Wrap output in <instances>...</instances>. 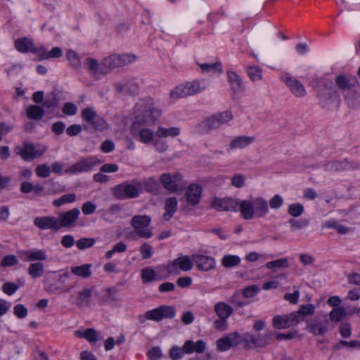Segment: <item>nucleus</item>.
<instances>
[{
	"mask_svg": "<svg viewBox=\"0 0 360 360\" xmlns=\"http://www.w3.org/2000/svg\"><path fill=\"white\" fill-rule=\"evenodd\" d=\"M334 82L348 107L354 108L360 105V84L355 77L338 74L335 76Z\"/></svg>",
	"mask_w": 360,
	"mask_h": 360,
	"instance_id": "nucleus-1",
	"label": "nucleus"
},
{
	"mask_svg": "<svg viewBox=\"0 0 360 360\" xmlns=\"http://www.w3.org/2000/svg\"><path fill=\"white\" fill-rule=\"evenodd\" d=\"M131 116L134 120L133 125L135 127L137 124L154 123L157 117L159 116V112L155 108L153 100L150 98H147L140 99L135 104Z\"/></svg>",
	"mask_w": 360,
	"mask_h": 360,
	"instance_id": "nucleus-2",
	"label": "nucleus"
},
{
	"mask_svg": "<svg viewBox=\"0 0 360 360\" xmlns=\"http://www.w3.org/2000/svg\"><path fill=\"white\" fill-rule=\"evenodd\" d=\"M269 212L268 201L263 197L240 201V213L245 220L263 218Z\"/></svg>",
	"mask_w": 360,
	"mask_h": 360,
	"instance_id": "nucleus-3",
	"label": "nucleus"
},
{
	"mask_svg": "<svg viewBox=\"0 0 360 360\" xmlns=\"http://www.w3.org/2000/svg\"><path fill=\"white\" fill-rule=\"evenodd\" d=\"M142 184L134 179L131 182L125 181L112 188V194L117 199L135 198L139 195Z\"/></svg>",
	"mask_w": 360,
	"mask_h": 360,
	"instance_id": "nucleus-4",
	"label": "nucleus"
},
{
	"mask_svg": "<svg viewBox=\"0 0 360 360\" xmlns=\"http://www.w3.org/2000/svg\"><path fill=\"white\" fill-rule=\"evenodd\" d=\"M176 315V309L172 306L161 305L158 308L147 311L144 314L138 316L141 324L145 323L147 320L161 321L164 319H173Z\"/></svg>",
	"mask_w": 360,
	"mask_h": 360,
	"instance_id": "nucleus-5",
	"label": "nucleus"
},
{
	"mask_svg": "<svg viewBox=\"0 0 360 360\" xmlns=\"http://www.w3.org/2000/svg\"><path fill=\"white\" fill-rule=\"evenodd\" d=\"M150 222L151 218L148 215H135L131 219L130 225L140 238L148 239L153 236L149 228Z\"/></svg>",
	"mask_w": 360,
	"mask_h": 360,
	"instance_id": "nucleus-6",
	"label": "nucleus"
},
{
	"mask_svg": "<svg viewBox=\"0 0 360 360\" xmlns=\"http://www.w3.org/2000/svg\"><path fill=\"white\" fill-rule=\"evenodd\" d=\"M101 162L96 157L82 158L78 162L65 169L67 174H75L81 172H86L91 170L94 166Z\"/></svg>",
	"mask_w": 360,
	"mask_h": 360,
	"instance_id": "nucleus-7",
	"label": "nucleus"
},
{
	"mask_svg": "<svg viewBox=\"0 0 360 360\" xmlns=\"http://www.w3.org/2000/svg\"><path fill=\"white\" fill-rule=\"evenodd\" d=\"M46 150L45 146L37 149L33 144L27 143H24L22 148L16 147L15 149V153L25 161H30L35 158L40 157L45 153Z\"/></svg>",
	"mask_w": 360,
	"mask_h": 360,
	"instance_id": "nucleus-8",
	"label": "nucleus"
},
{
	"mask_svg": "<svg viewBox=\"0 0 360 360\" xmlns=\"http://www.w3.org/2000/svg\"><path fill=\"white\" fill-rule=\"evenodd\" d=\"M212 207L217 211H236L239 207L240 210V201L230 198H214L211 203Z\"/></svg>",
	"mask_w": 360,
	"mask_h": 360,
	"instance_id": "nucleus-9",
	"label": "nucleus"
},
{
	"mask_svg": "<svg viewBox=\"0 0 360 360\" xmlns=\"http://www.w3.org/2000/svg\"><path fill=\"white\" fill-rule=\"evenodd\" d=\"M308 330L314 335H323L329 330V320L326 315L316 318L307 323Z\"/></svg>",
	"mask_w": 360,
	"mask_h": 360,
	"instance_id": "nucleus-10",
	"label": "nucleus"
},
{
	"mask_svg": "<svg viewBox=\"0 0 360 360\" xmlns=\"http://www.w3.org/2000/svg\"><path fill=\"white\" fill-rule=\"evenodd\" d=\"M181 174L176 172L173 174L165 173L160 176V182L163 187L170 192H176L179 188V183L181 181Z\"/></svg>",
	"mask_w": 360,
	"mask_h": 360,
	"instance_id": "nucleus-11",
	"label": "nucleus"
},
{
	"mask_svg": "<svg viewBox=\"0 0 360 360\" xmlns=\"http://www.w3.org/2000/svg\"><path fill=\"white\" fill-rule=\"evenodd\" d=\"M80 214V211L77 208H74L58 214V222L60 229L66 227L71 228L75 225L77 220Z\"/></svg>",
	"mask_w": 360,
	"mask_h": 360,
	"instance_id": "nucleus-12",
	"label": "nucleus"
},
{
	"mask_svg": "<svg viewBox=\"0 0 360 360\" xmlns=\"http://www.w3.org/2000/svg\"><path fill=\"white\" fill-rule=\"evenodd\" d=\"M193 262L188 256H181L174 259L169 265V271L171 274H177L178 269L188 271L193 268Z\"/></svg>",
	"mask_w": 360,
	"mask_h": 360,
	"instance_id": "nucleus-13",
	"label": "nucleus"
},
{
	"mask_svg": "<svg viewBox=\"0 0 360 360\" xmlns=\"http://www.w3.org/2000/svg\"><path fill=\"white\" fill-rule=\"evenodd\" d=\"M240 343V335L237 333H231L217 341V347L221 352L227 351L231 347H236Z\"/></svg>",
	"mask_w": 360,
	"mask_h": 360,
	"instance_id": "nucleus-14",
	"label": "nucleus"
},
{
	"mask_svg": "<svg viewBox=\"0 0 360 360\" xmlns=\"http://www.w3.org/2000/svg\"><path fill=\"white\" fill-rule=\"evenodd\" d=\"M117 91L134 95L139 91V84L132 79H124L115 83Z\"/></svg>",
	"mask_w": 360,
	"mask_h": 360,
	"instance_id": "nucleus-15",
	"label": "nucleus"
},
{
	"mask_svg": "<svg viewBox=\"0 0 360 360\" xmlns=\"http://www.w3.org/2000/svg\"><path fill=\"white\" fill-rule=\"evenodd\" d=\"M271 337V333H265L257 336L250 333H245L243 340L248 344H251L255 347H264L269 344Z\"/></svg>",
	"mask_w": 360,
	"mask_h": 360,
	"instance_id": "nucleus-16",
	"label": "nucleus"
},
{
	"mask_svg": "<svg viewBox=\"0 0 360 360\" xmlns=\"http://www.w3.org/2000/svg\"><path fill=\"white\" fill-rule=\"evenodd\" d=\"M283 81L295 96L302 98L306 95L305 87L297 79L292 77H285L283 78Z\"/></svg>",
	"mask_w": 360,
	"mask_h": 360,
	"instance_id": "nucleus-17",
	"label": "nucleus"
},
{
	"mask_svg": "<svg viewBox=\"0 0 360 360\" xmlns=\"http://www.w3.org/2000/svg\"><path fill=\"white\" fill-rule=\"evenodd\" d=\"M272 324L276 329L288 328L297 325L292 312L288 314L274 316L272 319Z\"/></svg>",
	"mask_w": 360,
	"mask_h": 360,
	"instance_id": "nucleus-18",
	"label": "nucleus"
},
{
	"mask_svg": "<svg viewBox=\"0 0 360 360\" xmlns=\"http://www.w3.org/2000/svg\"><path fill=\"white\" fill-rule=\"evenodd\" d=\"M34 224L41 229H60L58 219L53 217H37L34 220Z\"/></svg>",
	"mask_w": 360,
	"mask_h": 360,
	"instance_id": "nucleus-19",
	"label": "nucleus"
},
{
	"mask_svg": "<svg viewBox=\"0 0 360 360\" xmlns=\"http://www.w3.org/2000/svg\"><path fill=\"white\" fill-rule=\"evenodd\" d=\"M255 140L252 136H235L230 141L229 150H241L251 145Z\"/></svg>",
	"mask_w": 360,
	"mask_h": 360,
	"instance_id": "nucleus-20",
	"label": "nucleus"
},
{
	"mask_svg": "<svg viewBox=\"0 0 360 360\" xmlns=\"http://www.w3.org/2000/svg\"><path fill=\"white\" fill-rule=\"evenodd\" d=\"M193 260L195 263L198 269L202 271H210L215 266L214 259L209 256L195 255L193 256Z\"/></svg>",
	"mask_w": 360,
	"mask_h": 360,
	"instance_id": "nucleus-21",
	"label": "nucleus"
},
{
	"mask_svg": "<svg viewBox=\"0 0 360 360\" xmlns=\"http://www.w3.org/2000/svg\"><path fill=\"white\" fill-rule=\"evenodd\" d=\"M188 97L196 95L204 91L207 89L204 80H192L184 83Z\"/></svg>",
	"mask_w": 360,
	"mask_h": 360,
	"instance_id": "nucleus-22",
	"label": "nucleus"
},
{
	"mask_svg": "<svg viewBox=\"0 0 360 360\" xmlns=\"http://www.w3.org/2000/svg\"><path fill=\"white\" fill-rule=\"evenodd\" d=\"M315 313V307L311 304L300 305L299 309L292 312L297 324L303 321L307 316H312Z\"/></svg>",
	"mask_w": 360,
	"mask_h": 360,
	"instance_id": "nucleus-23",
	"label": "nucleus"
},
{
	"mask_svg": "<svg viewBox=\"0 0 360 360\" xmlns=\"http://www.w3.org/2000/svg\"><path fill=\"white\" fill-rule=\"evenodd\" d=\"M214 311L218 318L228 319L233 313V308L225 302H218L214 305Z\"/></svg>",
	"mask_w": 360,
	"mask_h": 360,
	"instance_id": "nucleus-24",
	"label": "nucleus"
},
{
	"mask_svg": "<svg viewBox=\"0 0 360 360\" xmlns=\"http://www.w3.org/2000/svg\"><path fill=\"white\" fill-rule=\"evenodd\" d=\"M206 349V343L202 340H198L194 342L192 340H186L183 345V351L186 354H191L194 352L197 353H202Z\"/></svg>",
	"mask_w": 360,
	"mask_h": 360,
	"instance_id": "nucleus-25",
	"label": "nucleus"
},
{
	"mask_svg": "<svg viewBox=\"0 0 360 360\" xmlns=\"http://www.w3.org/2000/svg\"><path fill=\"white\" fill-rule=\"evenodd\" d=\"M202 188L198 184H191L186 191V199L189 204L195 205L200 202Z\"/></svg>",
	"mask_w": 360,
	"mask_h": 360,
	"instance_id": "nucleus-26",
	"label": "nucleus"
},
{
	"mask_svg": "<svg viewBox=\"0 0 360 360\" xmlns=\"http://www.w3.org/2000/svg\"><path fill=\"white\" fill-rule=\"evenodd\" d=\"M226 74L232 91L234 93L243 91L245 87L243 80L239 75L232 70H228Z\"/></svg>",
	"mask_w": 360,
	"mask_h": 360,
	"instance_id": "nucleus-27",
	"label": "nucleus"
},
{
	"mask_svg": "<svg viewBox=\"0 0 360 360\" xmlns=\"http://www.w3.org/2000/svg\"><path fill=\"white\" fill-rule=\"evenodd\" d=\"M154 131L148 128L143 127L134 131V136L141 143L148 145L153 142L155 137Z\"/></svg>",
	"mask_w": 360,
	"mask_h": 360,
	"instance_id": "nucleus-28",
	"label": "nucleus"
},
{
	"mask_svg": "<svg viewBox=\"0 0 360 360\" xmlns=\"http://www.w3.org/2000/svg\"><path fill=\"white\" fill-rule=\"evenodd\" d=\"M15 49L22 53L28 51L36 53L39 50L34 46L33 41L27 38L19 39L15 42Z\"/></svg>",
	"mask_w": 360,
	"mask_h": 360,
	"instance_id": "nucleus-29",
	"label": "nucleus"
},
{
	"mask_svg": "<svg viewBox=\"0 0 360 360\" xmlns=\"http://www.w3.org/2000/svg\"><path fill=\"white\" fill-rule=\"evenodd\" d=\"M177 205L178 201L176 198L171 197L166 199L165 205V213L163 214V219L165 221L170 220L173 217L177 210Z\"/></svg>",
	"mask_w": 360,
	"mask_h": 360,
	"instance_id": "nucleus-30",
	"label": "nucleus"
},
{
	"mask_svg": "<svg viewBox=\"0 0 360 360\" xmlns=\"http://www.w3.org/2000/svg\"><path fill=\"white\" fill-rule=\"evenodd\" d=\"M340 97L339 92L335 87L325 88L319 93V99L324 102L328 103L333 100L338 99Z\"/></svg>",
	"mask_w": 360,
	"mask_h": 360,
	"instance_id": "nucleus-31",
	"label": "nucleus"
},
{
	"mask_svg": "<svg viewBox=\"0 0 360 360\" xmlns=\"http://www.w3.org/2000/svg\"><path fill=\"white\" fill-rule=\"evenodd\" d=\"M181 133V129L177 127H172L169 128H165L163 127H158L155 131V135L160 138H175L178 136Z\"/></svg>",
	"mask_w": 360,
	"mask_h": 360,
	"instance_id": "nucleus-32",
	"label": "nucleus"
},
{
	"mask_svg": "<svg viewBox=\"0 0 360 360\" xmlns=\"http://www.w3.org/2000/svg\"><path fill=\"white\" fill-rule=\"evenodd\" d=\"M198 127L206 131L216 129L219 128L221 126L219 125V122L217 120L215 115H212L205 120H203L200 123H199Z\"/></svg>",
	"mask_w": 360,
	"mask_h": 360,
	"instance_id": "nucleus-33",
	"label": "nucleus"
},
{
	"mask_svg": "<svg viewBox=\"0 0 360 360\" xmlns=\"http://www.w3.org/2000/svg\"><path fill=\"white\" fill-rule=\"evenodd\" d=\"M91 264H86L79 266L71 267L70 271L72 274L82 277L83 278H87L91 275Z\"/></svg>",
	"mask_w": 360,
	"mask_h": 360,
	"instance_id": "nucleus-34",
	"label": "nucleus"
},
{
	"mask_svg": "<svg viewBox=\"0 0 360 360\" xmlns=\"http://www.w3.org/2000/svg\"><path fill=\"white\" fill-rule=\"evenodd\" d=\"M266 267L269 269H273L276 271L278 269H288L290 263L287 258H281L266 263Z\"/></svg>",
	"mask_w": 360,
	"mask_h": 360,
	"instance_id": "nucleus-35",
	"label": "nucleus"
},
{
	"mask_svg": "<svg viewBox=\"0 0 360 360\" xmlns=\"http://www.w3.org/2000/svg\"><path fill=\"white\" fill-rule=\"evenodd\" d=\"M92 296V290L89 288H85L78 293L77 299V304L79 307L89 306L90 299Z\"/></svg>",
	"mask_w": 360,
	"mask_h": 360,
	"instance_id": "nucleus-36",
	"label": "nucleus"
},
{
	"mask_svg": "<svg viewBox=\"0 0 360 360\" xmlns=\"http://www.w3.org/2000/svg\"><path fill=\"white\" fill-rule=\"evenodd\" d=\"M75 335L79 338H85L89 342H96L98 340V333L93 328H88L84 331L77 330Z\"/></svg>",
	"mask_w": 360,
	"mask_h": 360,
	"instance_id": "nucleus-37",
	"label": "nucleus"
},
{
	"mask_svg": "<svg viewBox=\"0 0 360 360\" xmlns=\"http://www.w3.org/2000/svg\"><path fill=\"white\" fill-rule=\"evenodd\" d=\"M169 96L174 101L188 97L184 83L180 84L172 89Z\"/></svg>",
	"mask_w": 360,
	"mask_h": 360,
	"instance_id": "nucleus-38",
	"label": "nucleus"
},
{
	"mask_svg": "<svg viewBox=\"0 0 360 360\" xmlns=\"http://www.w3.org/2000/svg\"><path fill=\"white\" fill-rule=\"evenodd\" d=\"M247 73L252 82L260 81L263 78L262 70L257 65L248 66Z\"/></svg>",
	"mask_w": 360,
	"mask_h": 360,
	"instance_id": "nucleus-39",
	"label": "nucleus"
},
{
	"mask_svg": "<svg viewBox=\"0 0 360 360\" xmlns=\"http://www.w3.org/2000/svg\"><path fill=\"white\" fill-rule=\"evenodd\" d=\"M240 258L237 255H225L221 259V265L226 268H232L238 266Z\"/></svg>",
	"mask_w": 360,
	"mask_h": 360,
	"instance_id": "nucleus-40",
	"label": "nucleus"
},
{
	"mask_svg": "<svg viewBox=\"0 0 360 360\" xmlns=\"http://www.w3.org/2000/svg\"><path fill=\"white\" fill-rule=\"evenodd\" d=\"M44 271V266L41 262L32 263L28 268V274L34 278L41 276Z\"/></svg>",
	"mask_w": 360,
	"mask_h": 360,
	"instance_id": "nucleus-41",
	"label": "nucleus"
},
{
	"mask_svg": "<svg viewBox=\"0 0 360 360\" xmlns=\"http://www.w3.org/2000/svg\"><path fill=\"white\" fill-rule=\"evenodd\" d=\"M44 115V110L39 105H30L27 110V115L33 120H40Z\"/></svg>",
	"mask_w": 360,
	"mask_h": 360,
	"instance_id": "nucleus-42",
	"label": "nucleus"
},
{
	"mask_svg": "<svg viewBox=\"0 0 360 360\" xmlns=\"http://www.w3.org/2000/svg\"><path fill=\"white\" fill-rule=\"evenodd\" d=\"M103 65L109 70L120 68L118 54H111L103 60Z\"/></svg>",
	"mask_w": 360,
	"mask_h": 360,
	"instance_id": "nucleus-43",
	"label": "nucleus"
},
{
	"mask_svg": "<svg viewBox=\"0 0 360 360\" xmlns=\"http://www.w3.org/2000/svg\"><path fill=\"white\" fill-rule=\"evenodd\" d=\"M89 124L95 130L100 131H105L109 127L107 121L98 115Z\"/></svg>",
	"mask_w": 360,
	"mask_h": 360,
	"instance_id": "nucleus-44",
	"label": "nucleus"
},
{
	"mask_svg": "<svg viewBox=\"0 0 360 360\" xmlns=\"http://www.w3.org/2000/svg\"><path fill=\"white\" fill-rule=\"evenodd\" d=\"M199 66L203 72H222L221 64L220 62H216L212 64L199 63Z\"/></svg>",
	"mask_w": 360,
	"mask_h": 360,
	"instance_id": "nucleus-45",
	"label": "nucleus"
},
{
	"mask_svg": "<svg viewBox=\"0 0 360 360\" xmlns=\"http://www.w3.org/2000/svg\"><path fill=\"white\" fill-rule=\"evenodd\" d=\"M345 316L346 311L342 307L334 308L329 314L330 320L334 322L341 321Z\"/></svg>",
	"mask_w": 360,
	"mask_h": 360,
	"instance_id": "nucleus-46",
	"label": "nucleus"
},
{
	"mask_svg": "<svg viewBox=\"0 0 360 360\" xmlns=\"http://www.w3.org/2000/svg\"><path fill=\"white\" fill-rule=\"evenodd\" d=\"M98 113L91 107L83 109L81 112V116L84 121L89 124L94 118H96Z\"/></svg>",
	"mask_w": 360,
	"mask_h": 360,
	"instance_id": "nucleus-47",
	"label": "nucleus"
},
{
	"mask_svg": "<svg viewBox=\"0 0 360 360\" xmlns=\"http://www.w3.org/2000/svg\"><path fill=\"white\" fill-rule=\"evenodd\" d=\"M118 58L120 67L129 65L136 60V56L131 53L118 54Z\"/></svg>",
	"mask_w": 360,
	"mask_h": 360,
	"instance_id": "nucleus-48",
	"label": "nucleus"
},
{
	"mask_svg": "<svg viewBox=\"0 0 360 360\" xmlns=\"http://www.w3.org/2000/svg\"><path fill=\"white\" fill-rule=\"evenodd\" d=\"M324 226L328 228H333L340 234H346L350 231V229L338 224L335 221H330L326 222Z\"/></svg>",
	"mask_w": 360,
	"mask_h": 360,
	"instance_id": "nucleus-49",
	"label": "nucleus"
},
{
	"mask_svg": "<svg viewBox=\"0 0 360 360\" xmlns=\"http://www.w3.org/2000/svg\"><path fill=\"white\" fill-rule=\"evenodd\" d=\"M85 65L91 75L96 76L98 74V63L96 59L91 58H87L85 60Z\"/></svg>",
	"mask_w": 360,
	"mask_h": 360,
	"instance_id": "nucleus-50",
	"label": "nucleus"
},
{
	"mask_svg": "<svg viewBox=\"0 0 360 360\" xmlns=\"http://www.w3.org/2000/svg\"><path fill=\"white\" fill-rule=\"evenodd\" d=\"M304 212V207L300 203L291 204L289 207L288 212L290 215L293 217H300Z\"/></svg>",
	"mask_w": 360,
	"mask_h": 360,
	"instance_id": "nucleus-51",
	"label": "nucleus"
},
{
	"mask_svg": "<svg viewBox=\"0 0 360 360\" xmlns=\"http://www.w3.org/2000/svg\"><path fill=\"white\" fill-rule=\"evenodd\" d=\"M95 244V240L92 238H82L77 240L76 245L78 249L84 250L92 247Z\"/></svg>",
	"mask_w": 360,
	"mask_h": 360,
	"instance_id": "nucleus-52",
	"label": "nucleus"
},
{
	"mask_svg": "<svg viewBox=\"0 0 360 360\" xmlns=\"http://www.w3.org/2000/svg\"><path fill=\"white\" fill-rule=\"evenodd\" d=\"M66 56L70 65L73 68H78L80 66V59L76 52L72 50H68L67 51Z\"/></svg>",
	"mask_w": 360,
	"mask_h": 360,
	"instance_id": "nucleus-53",
	"label": "nucleus"
},
{
	"mask_svg": "<svg viewBox=\"0 0 360 360\" xmlns=\"http://www.w3.org/2000/svg\"><path fill=\"white\" fill-rule=\"evenodd\" d=\"M283 204V199L278 194L274 195L268 202L269 206L273 210L280 209L282 207Z\"/></svg>",
	"mask_w": 360,
	"mask_h": 360,
	"instance_id": "nucleus-54",
	"label": "nucleus"
},
{
	"mask_svg": "<svg viewBox=\"0 0 360 360\" xmlns=\"http://www.w3.org/2000/svg\"><path fill=\"white\" fill-rule=\"evenodd\" d=\"M217 120L219 122V125L221 126L223 124H225L230 120H231L233 117L232 112L229 110H226L222 112L214 114Z\"/></svg>",
	"mask_w": 360,
	"mask_h": 360,
	"instance_id": "nucleus-55",
	"label": "nucleus"
},
{
	"mask_svg": "<svg viewBox=\"0 0 360 360\" xmlns=\"http://www.w3.org/2000/svg\"><path fill=\"white\" fill-rule=\"evenodd\" d=\"M117 290L115 288H108L104 290L103 297L107 302H116L119 301L117 296Z\"/></svg>",
	"mask_w": 360,
	"mask_h": 360,
	"instance_id": "nucleus-56",
	"label": "nucleus"
},
{
	"mask_svg": "<svg viewBox=\"0 0 360 360\" xmlns=\"http://www.w3.org/2000/svg\"><path fill=\"white\" fill-rule=\"evenodd\" d=\"M289 223L290 224V227L292 230H298L302 229L309 224V221L307 219H290Z\"/></svg>",
	"mask_w": 360,
	"mask_h": 360,
	"instance_id": "nucleus-57",
	"label": "nucleus"
},
{
	"mask_svg": "<svg viewBox=\"0 0 360 360\" xmlns=\"http://www.w3.org/2000/svg\"><path fill=\"white\" fill-rule=\"evenodd\" d=\"M259 291V287L255 285H252L245 288L243 290L242 293L244 297L250 298L254 297Z\"/></svg>",
	"mask_w": 360,
	"mask_h": 360,
	"instance_id": "nucleus-58",
	"label": "nucleus"
},
{
	"mask_svg": "<svg viewBox=\"0 0 360 360\" xmlns=\"http://www.w3.org/2000/svg\"><path fill=\"white\" fill-rule=\"evenodd\" d=\"M62 112L65 115H74L77 112V107L72 103H65L63 106Z\"/></svg>",
	"mask_w": 360,
	"mask_h": 360,
	"instance_id": "nucleus-59",
	"label": "nucleus"
},
{
	"mask_svg": "<svg viewBox=\"0 0 360 360\" xmlns=\"http://www.w3.org/2000/svg\"><path fill=\"white\" fill-rule=\"evenodd\" d=\"M155 272L150 268H146L141 271V278L145 282H150L155 279Z\"/></svg>",
	"mask_w": 360,
	"mask_h": 360,
	"instance_id": "nucleus-60",
	"label": "nucleus"
},
{
	"mask_svg": "<svg viewBox=\"0 0 360 360\" xmlns=\"http://www.w3.org/2000/svg\"><path fill=\"white\" fill-rule=\"evenodd\" d=\"M50 173V167L46 164L39 165L36 168V174L39 177H48Z\"/></svg>",
	"mask_w": 360,
	"mask_h": 360,
	"instance_id": "nucleus-61",
	"label": "nucleus"
},
{
	"mask_svg": "<svg viewBox=\"0 0 360 360\" xmlns=\"http://www.w3.org/2000/svg\"><path fill=\"white\" fill-rule=\"evenodd\" d=\"M18 259L15 256L10 255L4 257L1 262L3 267L13 266L18 264Z\"/></svg>",
	"mask_w": 360,
	"mask_h": 360,
	"instance_id": "nucleus-62",
	"label": "nucleus"
},
{
	"mask_svg": "<svg viewBox=\"0 0 360 360\" xmlns=\"http://www.w3.org/2000/svg\"><path fill=\"white\" fill-rule=\"evenodd\" d=\"M140 252L143 259H148L153 255V248L149 244L145 243L141 246Z\"/></svg>",
	"mask_w": 360,
	"mask_h": 360,
	"instance_id": "nucleus-63",
	"label": "nucleus"
},
{
	"mask_svg": "<svg viewBox=\"0 0 360 360\" xmlns=\"http://www.w3.org/2000/svg\"><path fill=\"white\" fill-rule=\"evenodd\" d=\"M228 319L218 318L213 322V327L215 330L219 331H224L228 326Z\"/></svg>",
	"mask_w": 360,
	"mask_h": 360,
	"instance_id": "nucleus-64",
	"label": "nucleus"
}]
</instances>
